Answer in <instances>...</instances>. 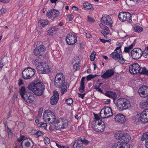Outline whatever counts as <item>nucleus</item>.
I'll use <instances>...</instances> for the list:
<instances>
[{"label":"nucleus","mask_w":148,"mask_h":148,"mask_svg":"<svg viewBox=\"0 0 148 148\" xmlns=\"http://www.w3.org/2000/svg\"><path fill=\"white\" fill-rule=\"evenodd\" d=\"M65 77L63 73H58L55 79L54 85L56 87L61 88V95H62L67 91V89L69 87L68 82L65 83Z\"/></svg>","instance_id":"1"},{"label":"nucleus","mask_w":148,"mask_h":148,"mask_svg":"<svg viewBox=\"0 0 148 148\" xmlns=\"http://www.w3.org/2000/svg\"><path fill=\"white\" fill-rule=\"evenodd\" d=\"M28 89L32 91L34 94L37 96H40L43 95L45 88L44 84L39 82L36 84L30 83L27 87Z\"/></svg>","instance_id":"2"},{"label":"nucleus","mask_w":148,"mask_h":148,"mask_svg":"<svg viewBox=\"0 0 148 148\" xmlns=\"http://www.w3.org/2000/svg\"><path fill=\"white\" fill-rule=\"evenodd\" d=\"M19 93L22 98L28 103H31L34 100L35 97L34 94L31 92L25 91L24 86L21 87L19 90Z\"/></svg>","instance_id":"3"},{"label":"nucleus","mask_w":148,"mask_h":148,"mask_svg":"<svg viewBox=\"0 0 148 148\" xmlns=\"http://www.w3.org/2000/svg\"><path fill=\"white\" fill-rule=\"evenodd\" d=\"M115 104L117 109L120 111L126 110L131 106L130 102L129 100L122 98L117 99Z\"/></svg>","instance_id":"4"},{"label":"nucleus","mask_w":148,"mask_h":148,"mask_svg":"<svg viewBox=\"0 0 148 148\" xmlns=\"http://www.w3.org/2000/svg\"><path fill=\"white\" fill-rule=\"evenodd\" d=\"M43 119L46 123L49 124L53 123L56 121V116L54 113L50 110H47L44 111L43 113Z\"/></svg>","instance_id":"5"},{"label":"nucleus","mask_w":148,"mask_h":148,"mask_svg":"<svg viewBox=\"0 0 148 148\" xmlns=\"http://www.w3.org/2000/svg\"><path fill=\"white\" fill-rule=\"evenodd\" d=\"M36 48L34 53L37 56H41L44 54V52L46 50V48L44 46L42 43L40 41H37L35 44Z\"/></svg>","instance_id":"6"},{"label":"nucleus","mask_w":148,"mask_h":148,"mask_svg":"<svg viewBox=\"0 0 148 148\" xmlns=\"http://www.w3.org/2000/svg\"><path fill=\"white\" fill-rule=\"evenodd\" d=\"M134 118L136 121H140L144 123H147L148 122V109L145 110L140 115L137 114Z\"/></svg>","instance_id":"7"},{"label":"nucleus","mask_w":148,"mask_h":148,"mask_svg":"<svg viewBox=\"0 0 148 148\" xmlns=\"http://www.w3.org/2000/svg\"><path fill=\"white\" fill-rule=\"evenodd\" d=\"M35 72L34 69L30 67H27L25 68L23 71L22 76L24 79H29L34 75Z\"/></svg>","instance_id":"8"},{"label":"nucleus","mask_w":148,"mask_h":148,"mask_svg":"<svg viewBox=\"0 0 148 148\" xmlns=\"http://www.w3.org/2000/svg\"><path fill=\"white\" fill-rule=\"evenodd\" d=\"M56 123L54 125L53 128L58 130H61L62 129H66L68 125V120L64 119H63L60 121H56Z\"/></svg>","instance_id":"9"},{"label":"nucleus","mask_w":148,"mask_h":148,"mask_svg":"<svg viewBox=\"0 0 148 148\" xmlns=\"http://www.w3.org/2000/svg\"><path fill=\"white\" fill-rule=\"evenodd\" d=\"M113 115L112 110L109 107H104L100 112V116L103 118L110 117Z\"/></svg>","instance_id":"10"},{"label":"nucleus","mask_w":148,"mask_h":148,"mask_svg":"<svg viewBox=\"0 0 148 148\" xmlns=\"http://www.w3.org/2000/svg\"><path fill=\"white\" fill-rule=\"evenodd\" d=\"M77 36L74 33L70 32L66 37V40L67 44L70 45L74 44L77 42Z\"/></svg>","instance_id":"11"},{"label":"nucleus","mask_w":148,"mask_h":148,"mask_svg":"<svg viewBox=\"0 0 148 148\" xmlns=\"http://www.w3.org/2000/svg\"><path fill=\"white\" fill-rule=\"evenodd\" d=\"M119 19L122 22L127 21L130 23L132 21L131 14L128 12H121L119 14Z\"/></svg>","instance_id":"12"},{"label":"nucleus","mask_w":148,"mask_h":148,"mask_svg":"<svg viewBox=\"0 0 148 148\" xmlns=\"http://www.w3.org/2000/svg\"><path fill=\"white\" fill-rule=\"evenodd\" d=\"M114 137L116 139L119 141L125 142H128L131 139V137L129 134H115Z\"/></svg>","instance_id":"13"},{"label":"nucleus","mask_w":148,"mask_h":148,"mask_svg":"<svg viewBox=\"0 0 148 148\" xmlns=\"http://www.w3.org/2000/svg\"><path fill=\"white\" fill-rule=\"evenodd\" d=\"M143 54V51L139 48L134 49L132 51L131 56L134 60H137L140 58Z\"/></svg>","instance_id":"14"},{"label":"nucleus","mask_w":148,"mask_h":148,"mask_svg":"<svg viewBox=\"0 0 148 148\" xmlns=\"http://www.w3.org/2000/svg\"><path fill=\"white\" fill-rule=\"evenodd\" d=\"M59 16V12L58 11L54 9H52L48 10L46 14V16L49 18H57Z\"/></svg>","instance_id":"15"},{"label":"nucleus","mask_w":148,"mask_h":148,"mask_svg":"<svg viewBox=\"0 0 148 148\" xmlns=\"http://www.w3.org/2000/svg\"><path fill=\"white\" fill-rule=\"evenodd\" d=\"M140 67L138 64L136 63L130 66L129 71L132 74H135L139 73L140 71Z\"/></svg>","instance_id":"16"},{"label":"nucleus","mask_w":148,"mask_h":148,"mask_svg":"<svg viewBox=\"0 0 148 148\" xmlns=\"http://www.w3.org/2000/svg\"><path fill=\"white\" fill-rule=\"evenodd\" d=\"M101 22L104 25L110 26H112V20L110 17L108 15H103L101 18Z\"/></svg>","instance_id":"17"},{"label":"nucleus","mask_w":148,"mask_h":148,"mask_svg":"<svg viewBox=\"0 0 148 148\" xmlns=\"http://www.w3.org/2000/svg\"><path fill=\"white\" fill-rule=\"evenodd\" d=\"M139 95L141 97H148V87L146 86H143L140 87L138 90Z\"/></svg>","instance_id":"18"},{"label":"nucleus","mask_w":148,"mask_h":148,"mask_svg":"<svg viewBox=\"0 0 148 148\" xmlns=\"http://www.w3.org/2000/svg\"><path fill=\"white\" fill-rule=\"evenodd\" d=\"M114 120L116 122L120 124H124L126 121L125 116L121 113L116 115L114 117Z\"/></svg>","instance_id":"19"},{"label":"nucleus","mask_w":148,"mask_h":148,"mask_svg":"<svg viewBox=\"0 0 148 148\" xmlns=\"http://www.w3.org/2000/svg\"><path fill=\"white\" fill-rule=\"evenodd\" d=\"M59 97L58 92L56 91H54L53 96L50 98V103L52 105H56L58 103Z\"/></svg>","instance_id":"20"},{"label":"nucleus","mask_w":148,"mask_h":148,"mask_svg":"<svg viewBox=\"0 0 148 148\" xmlns=\"http://www.w3.org/2000/svg\"><path fill=\"white\" fill-rule=\"evenodd\" d=\"M114 73V72L112 69H108L101 76V77L103 79H106L113 76Z\"/></svg>","instance_id":"21"},{"label":"nucleus","mask_w":148,"mask_h":148,"mask_svg":"<svg viewBox=\"0 0 148 148\" xmlns=\"http://www.w3.org/2000/svg\"><path fill=\"white\" fill-rule=\"evenodd\" d=\"M102 124V121L100 120V121H93L92 123V127L93 130L96 132H99V129L98 127L99 125Z\"/></svg>","instance_id":"22"},{"label":"nucleus","mask_w":148,"mask_h":148,"mask_svg":"<svg viewBox=\"0 0 148 148\" xmlns=\"http://www.w3.org/2000/svg\"><path fill=\"white\" fill-rule=\"evenodd\" d=\"M41 71L43 73H47L49 71V69L48 66L45 64L42 63L40 66Z\"/></svg>","instance_id":"23"},{"label":"nucleus","mask_w":148,"mask_h":148,"mask_svg":"<svg viewBox=\"0 0 148 148\" xmlns=\"http://www.w3.org/2000/svg\"><path fill=\"white\" fill-rule=\"evenodd\" d=\"M121 52V51H119L117 50L115 51L112 52L110 55V56L113 59L117 60L118 59H120V56H121V54H120V53Z\"/></svg>","instance_id":"24"},{"label":"nucleus","mask_w":148,"mask_h":148,"mask_svg":"<svg viewBox=\"0 0 148 148\" xmlns=\"http://www.w3.org/2000/svg\"><path fill=\"white\" fill-rule=\"evenodd\" d=\"M105 95L109 98L113 99L114 101L117 97L116 95L115 92L110 91H107L105 93Z\"/></svg>","instance_id":"25"},{"label":"nucleus","mask_w":148,"mask_h":148,"mask_svg":"<svg viewBox=\"0 0 148 148\" xmlns=\"http://www.w3.org/2000/svg\"><path fill=\"white\" fill-rule=\"evenodd\" d=\"M83 147L82 143L80 140V138H78L73 143V148H82Z\"/></svg>","instance_id":"26"},{"label":"nucleus","mask_w":148,"mask_h":148,"mask_svg":"<svg viewBox=\"0 0 148 148\" xmlns=\"http://www.w3.org/2000/svg\"><path fill=\"white\" fill-rule=\"evenodd\" d=\"M141 140L143 141L146 140L145 145L146 148H148V132L143 134Z\"/></svg>","instance_id":"27"},{"label":"nucleus","mask_w":148,"mask_h":148,"mask_svg":"<svg viewBox=\"0 0 148 148\" xmlns=\"http://www.w3.org/2000/svg\"><path fill=\"white\" fill-rule=\"evenodd\" d=\"M140 106L142 109H144L148 107L147 99L145 100H143L140 104Z\"/></svg>","instance_id":"28"},{"label":"nucleus","mask_w":148,"mask_h":148,"mask_svg":"<svg viewBox=\"0 0 148 148\" xmlns=\"http://www.w3.org/2000/svg\"><path fill=\"white\" fill-rule=\"evenodd\" d=\"M49 23L48 21L47 20H40L38 23V25L41 27H44Z\"/></svg>","instance_id":"29"},{"label":"nucleus","mask_w":148,"mask_h":148,"mask_svg":"<svg viewBox=\"0 0 148 148\" xmlns=\"http://www.w3.org/2000/svg\"><path fill=\"white\" fill-rule=\"evenodd\" d=\"M83 5L84 8L86 9L91 10H94L92 5L89 3H85L83 4Z\"/></svg>","instance_id":"30"},{"label":"nucleus","mask_w":148,"mask_h":148,"mask_svg":"<svg viewBox=\"0 0 148 148\" xmlns=\"http://www.w3.org/2000/svg\"><path fill=\"white\" fill-rule=\"evenodd\" d=\"M120 141L121 148H130V145L128 142H125L123 141Z\"/></svg>","instance_id":"31"},{"label":"nucleus","mask_w":148,"mask_h":148,"mask_svg":"<svg viewBox=\"0 0 148 148\" xmlns=\"http://www.w3.org/2000/svg\"><path fill=\"white\" fill-rule=\"evenodd\" d=\"M106 126L104 122L102 121V124L99 125L98 129H99V132H103L105 129Z\"/></svg>","instance_id":"32"},{"label":"nucleus","mask_w":148,"mask_h":148,"mask_svg":"<svg viewBox=\"0 0 148 148\" xmlns=\"http://www.w3.org/2000/svg\"><path fill=\"white\" fill-rule=\"evenodd\" d=\"M135 44L132 43V44L129 47H125L124 52H125L126 53H129L130 51L133 48V46Z\"/></svg>","instance_id":"33"},{"label":"nucleus","mask_w":148,"mask_h":148,"mask_svg":"<svg viewBox=\"0 0 148 148\" xmlns=\"http://www.w3.org/2000/svg\"><path fill=\"white\" fill-rule=\"evenodd\" d=\"M139 73L140 74L148 75V70L146 69L145 67H144L142 68V70H140Z\"/></svg>","instance_id":"34"},{"label":"nucleus","mask_w":148,"mask_h":148,"mask_svg":"<svg viewBox=\"0 0 148 148\" xmlns=\"http://www.w3.org/2000/svg\"><path fill=\"white\" fill-rule=\"evenodd\" d=\"M134 29L135 31L140 32L143 31V28L140 26L138 25H135L134 27Z\"/></svg>","instance_id":"35"},{"label":"nucleus","mask_w":148,"mask_h":148,"mask_svg":"<svg viewBox=\"0 0 148 148\" xmlns=\"http://www.w3.org/2000/svg\"><path fill=\"white\" fill-rule=\"evenodd\" d=\"M80 140L83 144H84L86 145H87L89 143V141L86 139L84 137H81Z\"/></svg>","instance_id":"36"},{"label":"nucleus","mask_w":148,"mask_h":148,"mask_svg":"<svg viewBox=\"0 0 148 148\" xmlns=\"http://www.w3.org/2000/svg\"><path fill=\"white\" fill-rule=\"evenodd\" d=\"M55 30V28L53 27L50 28L47 31V34L49 35H51Z\"/></svg>","instance_id":"37"},{"label":"nucleus","mask_w":148,"mask_h":148,"mask_svg":"<svg viewBox=\"0 0 148 148\" xmlns=\"http://www.w3.org/2000/svg\"><path fill=\"white\" fill-rule=\"evenodd\" d=\"M97 76H98V75H92V74H90V75L87 76V77H86L87 80L88 81L94 78V77H95Z\"/></svg>","instance_id":"38"},{"label":"nucleus","mask_w":148,"mask_h":148,"mask_svg":"<svg viewBox=\"0 0 148 148\" xmlns=\"http://www.w3.org/2000/svg\"><path fill=\"white\" fill-rule=\"evenodd\" d=\"M120 141L119 140L117 142L115 143L113 146V148H121Z\"/></svg>","instance_id":"39"},{"label":"nucleus","mask_w":148,"mask_h":148,"mask_svg":"<svg viewBox=\"0 0 148 148\" xmlns=\"http://www.w3.org/2000/svg\"><path fill=\"white\" fill-rule=\"evenodd\" d=\"M99 25L100 27L103 29V30H104L108 32L109 29L107 26L106 25H103V24L101 23L99 24Z\"/></svg>","instance_id":"40"},{"label":"nucleus","mask_w":148,"mask_h":148,"mask_svg":"<svg viewBox=\"0 0 148 148\" xmlns=\"http://www.w3.org/2000/svg\"><path fill=\"white\" fill-rule=\"evenodd\" d=\"M96 54V53L95 51H93L91 54L90 56V59L91 61H93L94 60L95 58V56Z\"/></svg>","instance_id":"41"},{"label":"nucleus","mask_w":148,"mask_h":148,"mask_svg":"<svg viewBox=\"0 0 148 148\" xmlns=\"http://www.w3.org/2000/svg\"><path fill=\"white\" fill-rule=\"evenodd\" d=\"M73 68L75 71L78 70L80 69V65L79 63L78 62V63H76L73 65Z\"/></svg>","instance_id":"42"},{"label":"nucleus","mask_w":148,"mask_h":148,"mask_svg":"<svg viewBox=\"0 0 148 148\" xmlns=\"http://www.w3.org/2000/svg\"><path fill=\"white\" fill-rule=\"evenodd\" d=\"M65 102L68 105H70L73 103V100L72 98H70L66 100Z\"/></svg>","instance_id":"43"},{"label":"nucleus","mask_w":148,"mask_h":148,"mask_svg":"<svg viewBox=\"0 0 148 148\" xmlns=\"http://www.w3.org/2000/svg\"><path fill=\"white\" fill-rule=\"evenodd\" d=\"M85 87L84 84H80V87L79 88V91L81 93L83 92L84 91Z\"/></svg>","instance_id":"44"},{"label":"nucleus","mask_w":148,"mask_h":148,"mask_svg":"<svg viewBox=\"0 0 148 148\" xmlns=\"http://www.w3.org/2000/svg\"><path fill=\"white\" fill-rule=\"evenodd\" d=\"M43 133L42 132L38 131L34 134V135L35 137L38 138L40 136L43 135Z\"/></svg>","instance_id":"45"},{"label":"nucleus","mask_w":148,"mask_h":148,"mask_svg":"<svg viewBox=\"0 0 148 148\" xmlns=\"http://www.w3.org/2000/svg\"><path fill=\"white\" fill-rule=\"evenodd\" d=\"M25 137L24 136L21 135L20 137L18 138L17 140L19 142H23L25 140Z\"/></svg>","instance_id":"46"},{"label":"nucleus","mask_w":148,"mask_h":148,"mask_svg":"<svg viewBox=\"0 0 148 148\" xmlns=\"http://www.w3.org/2000/svg\"><path fill=\"white\" fill-rule=\"evenodd\" d=\"M142 56L147 58H148V50L145 49L143 52Z\"/></svg>","instance_id":"47"},{"label":"nucleus","mask_w":148,"mask_h":148,"mask_svg":"<svg viewBox=\"0 0 148 148\" xmlns=\"http://www.w3.org/2000/svg\"><path fill=\"white\" fill-rule=\"evenodd\" d=\"M116 45L118 46L119 47H117L115 49V51H116L117 50L119 51H121V43L120 42H117L116 43Z\"/></svg>","instance_id":"48"},{"label":"nucleus","mask_w":148,"mask_h":148,"mask_svg":"<svg viewBox=\"0 0 148 148\" xmlns=\"http://www.w3.org/2000/svg\"><path fill=\"white\" fill-rule=\"evenodd\" d=\"M101 33L106 38H107V35L108 34L109 32H107L104 30H102L101 31Z\"/></svg>","instance_id":"49"},{"label":"nucleus","mask_w":148,"mask_h":148,"mask_svg":"<svg viewBox=\"0 0 148 148\" xmlns=\"http://www.w3.org/2000/svg\"><path fill=\"white\" fill-rule=\"evenodd\" d=\"M44 141L46 145H47L50 142L49 139L47 137H45L44 139Z\"/></svg>","instance_id":"50"},{"label":"nucleus","mask_w":148,"mask_h":148,"mask_svg":"<svg viewBox=\"0 0 148 148\" xmlns=\"http://www.w3.org/2000/svg\"><path fill=\"white\" fill-rule=\"evenodd\" d=\"M94 89H96L97 91L100 92L102 93H103V92L101 89L99 87H98L97 86H95Z\"/></svg>","instance_id":"51"},{"label":"nucleus","mask_w":148,"mask_h":148,"mask_svg":"<svg viewBox=\"0 0 148 148\" xmlns=\"http://www.w3.org/2000/svg\"><path fill=\"white\" fill-rule=\"evenodd\" d=\"M47 126V123H41L40 125V127L42 129L45 128Z\"/></svg>","instance_id":"52"},{"label":"nucleus","mask_w":148,"mask_h":148,"mask_svg":"<svg viewBox=\"0 0 148 148\" xmlns=\"http://www.w3.org/2000/svg\"><path fill=\"white\" fill-rule=\"evenodd\" d=\"M88 21L94 23L95 21L94 19L93 18L90 17L89 16H88Z\"/></svg>","instance_id":"53"},{"label":"nucleus","mask_w":148,"mask_h":148,"mask_svg":"<svg viewBox=\"0 0 148 148\" xmlns=\"http://www.w3.org/2000/svg\"><path fill=\"white\" fill-rule=\"evenodd\" d=\"M117 60H118L121 64H123L124 63V60L123 58L122 57L121 58V56H120V59Z\"/></svg>","instance_id":"54"},{"label":"nucleus","mask_w":148,"mask_h":148,"mask_svg":"<svg viewBox=\"0 0 148 148\" xmlns=\"http://www.w3.org/2000/svg\"><path fill=\"white\" fill-rule=\"evenodd\" d=\"M31 144L30 142L29 141H27V142H25L24 143L25 146L27 147H30Z\"/></svg>","instance_id":"55"},{"label":"nucleus","mask_w":148,"mask_h":148,"mask_svg":"<svg viewBox=\"0 0 148 148\" xmlns=\"http://www.w3.org/2000/svg\"><path fill=\"white\" fill-rule=\"evenodd\" d=\"M94 116L95 117V119H96V120H94L93 121H100V120H100L99 117L97 114H95Z\"/></svg>","instance_id":"56"},{"label":"nucleus","mask_w":148,"mask_h":148,"mask_svg":"<svg viewBox=\"0 0 148 148\" xmlns=\"http://www.w3.org/2000/svg\"><path fill=\"white\" fill-rule=\"evenodd\" d=\"M2 60V59L0 61V71L1 70L2 68L4 66L3 62Z\"/></svg>","instance_id":"57"},{"label":"nucleus","mask_w":148,"mask_h":148,"mask_svg":"<svg viewBox=\"0 0 148 148\" xmlns=\"http://www.w3.org/2000/svg\"><path fill=\"white\" fill-rule=\"evenodd\" d=\"M6 12V9L2 8L0 10V14H2L5 13Z\"/></svg>","instance_id":"58"},{"label":"nucleus","mask_w":148,"mask_h":148,"mask_svg":"<svg viewBox=\"0 0 148 148\" xmlns=\"http://www.w3.org/2000/svg\"><path fill=\"white\" fill-rule=\"evenodd\" d=\"M68 17L69 18V21H71L74 18V16L71 14H69L68 16Z\"/></svg>","instance_id":"59"},{"label":"nucleus","mask_w":148,"mask_h":148,"mask_svg":"<svg viewBox=\"0 0 148 148\" xmlns=\"http://www.w3.org/2000/svg\"><path fill=\"white\" fill-rule=\"evenodd\" d=\"M85 34L86 37L87 38H91L92 36L89 33H85Z\"/></svg>","instance_id":"60"},{"label":"nucleus","mask_w":148,"mask_h":148,"mask_svg":"<svg viewBox=\"0 0 148 148\" xmlns=\"http://www.w3.org/2000/svg\"><path fill=\"white\" fill-rule=\"evenodd\" d=\"M42 109L41 108H40L38 111V116H41L42 115Z\"/></svg>","instance_id":"61"},{"label":"nucleus","mask_w":148,"mask_h":148,"mask_svg":"<svg viewBox=\"0 0 148 148\" xmlns=\"http://www.w3.org/2000/svg\"><path fill=\"white\" fill-rule=\"evenodd\" d=\"M23 84V83L22 80L20 79L18 80V85L20 86Z\"/></svg>","instance_id":"62"},{"label":"nucleus","mask_w":148,"mask_h":148,"mask_svg":"<svg viewBox=\"0 0 148 148\" xmlns=\"http://www.w3.org/2000/svg\"><path fill=\"white\" fill-rule=\"evenodd\" d=\"M85 79V77H83L81 80V83L80 84H84V81Z\"/></svg>","instance_id":"63"},{"label":"nucleus","mask_w":148,"mask_h":148,"mask_svg":"<svg viewBox=\"0 0 148 148\" xmlns=\"http://www.w3.org/2000/svg\"><path fill=\"white\" fill-rule=\"evenodd\" d=\"M78 96L79 97L81 98L82 99H83L84 98L82 94L78 93Z\"/></svg>","instance_id":"64"}]
</instances>
